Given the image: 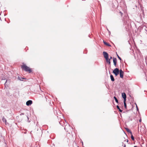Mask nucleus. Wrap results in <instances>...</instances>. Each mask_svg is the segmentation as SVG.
<instances>
[{
	"label": "nucleus",
	"mask_w": 147,
	"mask_h": 147,
	"mask_svg": "<svg viewBox=\"0 0 147 147\" xmlns=\"http://www.w3.org/2000/svg\"><path fill=\"white\" fill-rule=\"evenodd\" d=\"M124 147H126V145L125 144H124Z\"/></svg>",
	"instance_id": "nucleus-24"
},
{
	"label": "nucleus",
	"mask_w": 147,
	"mask_h": 147,
	"mask_svg": "<svg viewBox=\"0 0 147 147\" xmlns=\"http://www.w3.org/2000/svg\"><path fill=\"white\" fill-rule=\"evenodd\" d=\"M120 76L121 78H123L124 72L121 69H120L119 71Z\"/></svg>",
	"instance_id": "nucleus-4"
},
{
	"label": "nucleus",
	"mask_w": 147,
	"mask_h": 147,
	"mask_svg": "<svg viewBox=\"0 0 147 147\" xmlns=\"http://www.w3.org/2000/svg\"><path fill=\"white\" fill-rule=\"evenodd\" d=\"M117 57H118V58L120 60H121V58L118 56V55H117Z\"/></svg>",
	"instance_id": "nucleus-19"
},
{
	"label": "nucleus",
	"mask_w": 147,
	"mask_h": 147,
	"mask_svg": "<svg viewBox=\"0 0 147 147\" xmlns=\"http://www.w3.org/2000/svg\"><path fill=\"white\" fill-rule=\"evenodd\" d=\"M131 134V138L133 140H134V138L133 135H132V134Z\"/></svg>",
	"instance_id": "nucleus-15"
},
{
	"label": "nucleus",
	"mask_w": 147,
	"mask_h": 147,
	"mask_svg": "<svg viewBox=\"0 0 147 147\" xmlns=\"http://www.w3.org/2000/svg\"><path fill=\"white\" fill-rule=\"evenodd\" d=\"M10 82V80H6V81L5 84V86L6 83L7 82H8L9 83Z\"/></svg>",
	"instance_id": "nucleus-16"
},
{
	"label": "nucleus",
	"mask_w": 147,
	"mask_h": 147,
	"mask_svg": "<svg viewBox=\"0 0 147 147\" xmlns=\"http://www.w3.org/2000/svg\"><path fill=\"white\" fill-rule=\"evenodd\" d=\"M32 103V101L31 100L28 101L26 102V105L27 106L30 105Z\"/></svg>",
	"instance_id": "nucleus-6"
},
{
	"label": "nucleus",
	"mask_w": 147,
	"mask_h": 147,
	"mask_svg": "<svg viewBox=\"0 0 147 147\" xmlns=\"http://www.w3.org/2000/svg\"><path fill=\"white\" fill-rule=\"evenodd\" d=\"M117 109H119V111L120 112H122V110H121V109H120V108H119V107L117 105Z\"/></svg>",
	"instance_id": "nucleus-12"
},
{
	"label": "nucleus",
	"mask_w": 147,
	"mask_h": 147,
	"mask_svg": "<svg viewBox=\"0 0 147 147\" xmlns=\"http://www.w3.org/2000/svg\"><path fill=\"white\" fill-rule=\"evenodd\" d=\"M134 147H137V146H134Z\"/></svg>",
	"instance_id": "nucleus-26"
},
{
	"label": "nucleus",
	"mask_w": 147,
	"mask_h": 147,
	"mask_svg": "<svg viewBox=\"0 0 147 147\" xmlns=\"http://www.w3.org/2000/svg\"><path fill=\"white\" fill-rule=\"evenodd\" d=\"M128 142V140H127V142Z\"/></svg>",
	"instance_id": "nucleus-25"
},
{
	"label": "nucleus",
	"mask_w": 147,
	"mask_h": 147,
	"mask_svg": "<svg viewBox=\"0 0 147 147\" xmlns=\"http://www.w3.org/2000/svg\"><path fill=\"white\" fill-rule=\"evenodd\" d=\"M141 121H142V120H141V119H140L139 120V121L140 122H141Z\"/></svg>",
	"instance_id": "nucleus-22"
},
{
	"label": "nucleus",
	"mask_w": 147,
	"mask_h": 147,
	"mask_svg": "<svg viewBox=\"0 0 147 147\" xmlns=\"http://www.w3.org/2000/svg\"><path fill=\"white\" fill-rule=\"evenodd\" d=\"M125 102H126V101H123V102H124V107H125V109H126V108H127V105H126V103Z\"/></svg>",
	"instance_id": "nucleus-14"
},
{
	"label": "nucleus",
	"mask_w": 147,
	"mask_h": 147,
	"mask_svg": "<svg viewBox=\"0 0 147 147\" xmlns=\"http://www.w3.org/2000/svg\"><path fill=\"white\" fill-rule=\"evenodd\" d=\"M126 131H127V132L130 133V134H132V132L129 129L127 128L126 129Z\"/></svg>",
	"instance_id": "nucleus-13"
},
{
	"label": "nucleus",
	"mask_w": 147,
	"mask_h": 147,
	"mask_svg": "<svg viewBox=\"0 0 147 147\" xmlns=\"http://www.w3.org/2000/svg\"><path fill=\"white\" fill-rule=\"evenodd\" d=\"M114 98L115 99L116 102L117 103H118V100L117 99V98L115 96H114Z\"/></svg>",
	"instance_id": "nucleus-17"
},
{
	"label": "nucleus",
	"mask_w": 147,
	"mask_h": 147,
	"mask_svg": "<svg viewBox=\"0 0 147 147\" xmlns=\"http://www.w3.org/2000/svg\"><path fill=\"white\" fill-rule=\"evenodd\" d=\"M122 96L123 98L124 99V101H126V95L125 93L124 92L122 93Z\"/></svg>",
	"instance_id": "nucleus-5"
},
{
	"label": "nucleus",
	"mask_w": 147,
	"mask_h": 147,
	"mask_svg": "<svg viewBox=\"0 0 147 147\" xmlns=\"http://www.w3.org/2000/svg\"><path fill=\"white\" fill-rule=\"evenodd\" d=\"M1 77L2 80H5L7 79V77L5 76H4L3 75H2Z\"/></svg>",
	"instance_id": "nucleus-8"
},
{
	"label": "nucleus",
	"mask_w": 147,
	"mask_h": 147,
	"mask_svg": "<svg viewBox=\"0 0 147 147\" xmlns=\"http://www.w3.org/2000/svg\"><path fill=\"white\" fill-rule=\"evenodd\" d=\"M107 61L108 63H109V64H110V63H111V62H110V61H109V60H108V61Z\"/></svg>",
	"instance_id": "nucleus-20"
},
{
	"label": "nucleus",
	"mask_w": 147,
	"mask_h": 147,
	"mask_svg": "<svg viewBox=\"0 0 147 147\" xmlns=\"http://www.w3.org/2000/svg\"><path fill=\"white\" fill-rule=\"evenodd\" d=\"M110 78L111 80L112 81H114L115 80L113 76L112 75H110Z\"/></svg>",
	"instance_id": "nucleus-9"
},
{
	"label": "nucleus",
	"mask_w": 147,
	"mask_h": 147,
	"mask_svg": "<svg viewBox=\"0 0 147 147\" xmlns=\"http://www.w3.org/2000/svg\"><path fill=\"white\" fill-rule=\"evenodd\" d=\"M22 68L26 71H28L29 73L31 72V69L25 64L22 66Z\"/></svg>",
	"instance_id": "nucleus-1"
},
{
	"label": "nucleus",
	"mask_w": 147,
	"mask_h": 147,
	"mask_svg": "<svg viewBox=\"0 0 147 147\" xmlns=\"http://www.w3.org/2000/svg\"><path fill=\"white\" fill-rule=\"evenodd\" d=\"M112 59V57H110V59H109L108 60L110 61V59Z\"/></svg>",
	"instance_id": "nucleus-21"
},
{
	"label": "nucleus",
	"mask_w": 147,
	"mask_h": 147,
	"mask_svg": "<svg viewBox=\"0 0 147 147\" xmlns=\"http://www.w3.org/2000/svg\"><path fill=\"white\" fill-rule=\"evenodd\" d=\"M18 79L20 80L23 81V79H24V78L18 76Z\"/></svg>",
	"instance_id": "nucleus-10"
},
{
	"label": "nucleus",
	"mask_w": 147,
	"mask_h": 147,
	"mask_svg": "<svg viewBox=\"0 0 147 147\" xmlns=\"http://www.w3.org/2000/svg\"><path fill=\"white\" fill-rule=\"evenodd\" d=\"M104 56L107 61H108L109 59L108 54L107 52L104 51L103 53Z\"/></svg>",
	"instance_id": "nucleus-2"
},
{
	"label": "nucleus",
	"mask_w": 147,
	"mask_h": 147,
	"mask_svg": "<svg viewBox=\"0 0 147 147\" xmlns=\"http://www.w3.org/2000/svg\"><path fill=\"white\" fill-rule=\"evenodd\" d=\"M136 107L137 108V110H138V107H137V105L136 104Z\"/></svg>",
	"instance_id": "nucleus-23"
},
{
	"label": "nucleus",
	"mask_w": 147,
	"mask_h": 147,
	"mask_svg": "<svg viewBox=\"0 0 147 147\" xmlns=\"http://www.w3.org/2000/svg\"><path fill=\"white\" fill-rule=\"evenodd\" d=\"M119 69L117 68H116L113 70V73L116 76H117L119 74Z\"/></svg>",
	"instance_id": "nucleus-3"
},
{
	"label": "nucleus",
	"mask_w": 147,
	"mask_h": 147,
	"mask_svg": "<svg viewBox=\"0 0 147 147\" xmlns=\"http://www.w3.org/2000/svg\"><path fill=\"white\" fill-rule=\"evenodd\" d=\"M2 120L3 121L5 122V123H6V120L5 118H3L2 119Z\"/></svg>",
	"instance_id": "nucleus-18"
},
{
	"label": "nucleus",
	"mask_w": 147,
	"mask_h": 147,
	"mask_svg": "<svg viewBox=\"0 0 147 147\" xmlns=\"http://www.w3.org/2000/svg\"><path fill=\"white\" fill-rule=\"evenodd\" d=\"M103 42H104V43L105 45H107V46H109V47H111V45L110 44H109L108 43H107L106 42L104 41H103Z\"/></svg>",
	"instance_id": "nucleus-11"
},
{
	"label": "nucleus",
	"mask_w": 147,
	"mask_h": 147,
	"mask_svg": "<svg viewBox=\"0 0 147 147\" xmlns=\"http://www.w3.org/2000/svg\"><path fill=\"white\" fill-rule=\"evenodd\" d=\"M117 59L116 58H113V62L114 63V64L115 66H116L117 63Z\"/></svg>",
	"instance_id": "nucleus-7"
}]
</instances>
